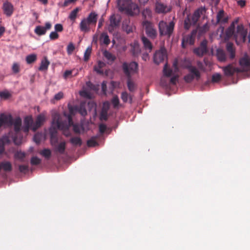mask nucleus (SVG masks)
Wrapping results in <instances>:
<instances>
[{
  "mask_svg": "<svg viewBox=\"0 0 250 250\" xmlns=\"http://www.w3.org/2000/svg\"><path fill=\"white\" fill-rule=\"evenodd\" d=\"M127 65L128 66V69L130 72V75L131 73H134L137 72L138 69V65L137 62H130L128 65L127 64Z\"/></svg>",
  "mask_w": 250,
  "mask_h": 250,
  "instance_id": "f704fd0d",
  "label": "nucleus"
},
{
  "mask_svg": "<svg viewBox=\"0 0 250 250\" xmlns=\"http://www.w3.org/2000/svg\"><path fill=\"white\" fill-rule=\"evenodd\" d=\"M130 52L134 56H137L141 52L140 45L138 41H134L130 44Z\"/></svg>",
  "mask_w": 250,
  "mask_h": 250,
  "instance_id": "5701e85b",
  "label": "nucleus"
},
{
  "mask_svg": "<svg viewBox=\"0 0 250 250\" xmlns=\"http://www.w3.org/2000/svg\"><path fill=\"white\" fill-rule=\"evenodd\" d=\"M143 21L150 20L152 17V11L149 7H146L142 12Z\"/></svg>",
  "mask_w": 250,
  "mask_h": 250,
  "instance_id": "c85d7f7f",
  "label": "nucleus"
},
{
  "mask_svg": "<svg viewBox=\"0 0 250 250\" xmlns=\"http://www.w3.org/2000/svg\"><path fill=\"white\" fill-rule=\"evenodd\" d=\"M59 34L56 31L51 32L49 35V38L51 40H55L58 39Z\"/></svg>",
  "mask_w": 250,
  "mask_h": 250,
  "instance_id": "603ef678",
  "label": "nucleus"
},
{
  "mask_svg": "<svg viewBox=\"0 0 250 250\" xmlns=\"http://www.w3.org/2000/svg\"><path fill=\"white\" fill-rule=\"evenodd\" d=\"M75 48L74 44L72 42L69 43L67 47V52L68 54H71L72 52L74 51Z\"/></svg>",
  "mask_w": 250,
  "mask_h": 250,
  "instance_id": "8fccbe9b",
  "label": "nucleus"
},
{
  "mask_svg": "<svg viewBox=\"0 0 250 250\" xmlns=\"http://www.w3.org/2000/svg\"><path fill=\"white\" fill-rule=\"evenodd\" d=\"M3 10L6 16H10L13 13L14 7L10 2L6 1L3 4Z\"/></svg>",
  "mask_w": 250,
  "mask_h": 250,
  "instance_id": "393cba45",
  "label": "nucleus"
},
{
  "mask_svg": "<svg viewBox=\"0 0 250 250\" xmlns=\"http://www.w3.org/2000/svg\"><path fill=\"white\" fill-rule=\"evenodd\" d=\"M40 154L46 159H49L51 157V152L50 149L45 148L41 151Z\"/></svg>",
  "mask_w": 250,
  "mask_h": 250,
  "instance_id": "79ce46f5",
  "label": "nucleus"
},
{
  "mask_svg": "<svg viewBox=\"0 0 250 250\" xmlns=\"http://www.w3.org/2000/svg\"><path fill=\"white\" fill-rule=\"evenodd\" d=\"M11 95L8 92H0V97L5 99H8L10 97Z\"/></svg>",
  "mask_w": 250,
  "mask_h": 250,
  "instance_id": "052dcab7",
  "label": "nucleus"
},
{
  "mask_svg": "<svg viewBox=\"0 0 250 250\" xmlns=\"http://www.w3.org/2000/svg\"><path fill=\"white\" fill-rule=\"evenodd\" d=\"M49 64L50 62L48 60L47 57H44V58L41 61V65L39 68V70L40 71L46 70L48 69Z\"/></svg>",
  "mask_w": 250,
  "mask_h": 250,
  "instance_id": "2f4dec72",
  "label": "nucleus"
},
{
  "mask_svg": "<svg viewBox=\"0 0 250 250\" xmlns=\"http://www.w3.org/2000/svg\"><path fill=\"white\" fill-rule=\"evenodd\" d=\"M37 60V55L34 54H30L26 56V61L28 64L34 62Z\"/></svg>",
  "mask_w": 250,
  "mask_h": 250,
  "instance_id": "a19ab883",
  "label": "nucleus"
},
{
  "mask_svg": "<svg viewBox=\"0 0 250 250\" xmlns=\"http://www.w3.org/2000/svg\"><path fill=\"white\" fill-rule=\"evenodd\" d=\"M222 70L224 74L228 77L232 76L234 75L235 73L242 72L240 69L233 66L232 63H230L227 66L222 67Z\"/></svg>",
  "mask_w": 250,
  "mask_h": 250,
  "instance_id": "ddd939ff",
  "label": "nucleus"
},
{
  "mask_svg": "<svg viewBox=\"0 0 250 250\" xmlns=\"http://www.w3.org/2000/svg\"><path fill=\"white\" fill-rule=\"evenodd\" d=\"M12 139L13 140V142L16 145H19L21 143V138H20V139H18L16 136L12 137Z\"/></svg>",
  "mask_w": 250,
  "mask_h": 250,
  "instance_id": "774afa93",
  "label": "nucleus"
},
{
  "mask_svg": "<svg viewBox=\"0 0 250 250\" xmlns=\"http://www.w3.org/2000/svg\"><path fill=\"white\" fill-rule=\"evenodd\" d=\"M55 30L57 32H61L63 31V28L62 25L60 23H57L55 25Z\"/></svg>",
  "mask_w": 250,
  "mask_h": 250,
  "instance_id": "6e6d98bb",
  "label": "nucleus"
},
{
  "mask_svg": "<svg viewBox=\"0 0 250 250\" xmlns=\"http://www.w3.org/2000/svg\"><path fill=\"white\" fill-rule=\"evenodd\" d=\"M92 48L91 47H88L86 48L84 54V61L87 62L90 56L91 53Z\"/></svg>",
  "mask_w": 250,
  "mask_h": 250,
  "instance_id": "a18cd8bd",
  "label": "nucleus"
},
{
  "mask_svg": "<svg viewBox=\"0 0 250 250\" xmlns=\"http://www.w3.org/2000/svg\"><path fill=\"white\" fill-rule=\"evenodd\" d=\"M101 40H102L103 42L107 45L110 43V40L109 37L106 33H103L101 35Z\"/></svg>",
  "mask_w": 250,
  "mask_h": 250,
  "instance_id": "c03bdc74",
  "label": "nucleus"
},
{
  "mask_svg": "<svg viewBox=\"0 0 250 250\" xmlns=\"http://www.w3.org/2000/svg\"><path fill=\"white\" fill-rule=\"evenodd\" d=\"M70 142L73 145L81 146L82 144V141L80 137H74L70 139Z\"/></svg>",
  "mask_w": 250,
  "mask_h": 250,
  "instance_id": "4c0bfd02",
  "label": "nucleus"
},
{
  "mask_svg": "<svg viewBox=\"0 0 250 250\" xmlns=\"http://www.w3.org/2000/svg\"><path fill=\"white\" fill-rule=\"evenodd\" d=\"M104 57L109 61L111 62H114L116 59V57L111 53L110 52L105 50L104 52Z\"/></svg>",
  "mask_w": 250,
  "mask_h": 250,
  "instance_id": "e433bc0d",
  "label": "nucleus"
},
{
  "mask_svg": "<svg viewBox=\"0 0 250 250\" xmlns=\"http://www.w3.org/2000/svg\"><path fill=\"white\" fill-rule=\"evenodd\" d=\"M123 69L124 73L128 77L127 81V87L130 92H133L135 90L136 86L135 83L131 79V75H130V72L128 70V66L126 63L125 62L123 63Z\"/></svg>",
  "mask_w": 250,
  "mask_h": 250,
  "instance_id": "9b49d317",
  "label": "nucleus"
},
{
  "mask_svg": "<svg viewBox=\"0 0 250 250\" xmlns=\"http://www.w3.org/2000/svg\"><path fill=\"white\" fill-rule=\"evenodd\" d=\"M226 49L229 54V59L230 60H233L235 57V49L233 43L228 42L226 45Z\"/></svg>",
  "mask_w": 250,
  "mask_h": 250,
  "instance_id": "b1692460",
  "label": "nucleus"
},
{
  "mask_svg": "<svg viewBox=\"0 0 250 250\" xmlns=\"http://www.w3.org/2000/svg\"><path fill=\"white\" fill-rule=\"evenodd\" d=\"M239 65L242 67V72H249L250 76V56L246 53L239 60Z\"/></svg>",
  "mask_w": 250,
  "mask_h": 250,
  "instance_id": "1a4fd4ad",
  "label": "nucleus"
},
{
  "mask_svg": "<svg viewBox=\"0 0 250 250\" xmlns=\"http://www.w3.org/2000/svg\"><path fill=\"white\" fill-rule=\"evenodd\" d=\"M63 97V93L62 92H59L55 94L54 99L57 101L60 100Z\"/></svg>",
  "mask_w": 250,
  "mask_h": 250,
  "instance_id": "0e129e2a",
  "label": "nucleus"
},
{
  "mask_svg": "<svg viewBox=\"0 0 250 250\" xmlns=\"http://www.w3.org/2000/svg\"><path fill=\"white\" fill-rule=\"evenodd\" d=\"M0 141H2V143L4 145L9 144L10 142L9 137L7 135L3 136L1 139H0Z\"/></svg>",
  "mask_w": 250,
  "mask_h": 250,
  "instance_id": "4d7b16f0",
  "label": "nucleus"
},
{
  "mask_svg": "<svg viewBox=\"0 0 250 250\" xmlns=\"http://www.w3.org/2000/svg\"><path fill=\"white\" fill-rule=\"evenodd\" d=\"M164 75L166 77H170L172 73V70L167 67V64L166 63L165 64L164 69H163Z\"/></svg>",
  "mask_w": 250,
  "mask_h": 250,
  "instance_id": "37998d69",
  "label": "nucleus"
},
{
  "mask_svg": "<svg viewBox=\"0 0 250 250\" xmlns=\"http://www.w3.org/2000/svg\"><path fill=\"white\" fill-rule=\"evenodd\" d=\"M106 129V126L104 124H101L99 125V131L101 134L104 133Z\"/></svg>",
  "mask_w": 250,
  "mask_h": 250,
  "instance_id": "69168bd1",
  "label": "nucleus"
},
{
  "mask_svg": "<svg viewBox=\"0 0 250 250\" xmlns=\"http://www.w3.org/2000/svg\"><path fill=\"white\" fill-rule=\"evenodd\" d=\"M77 110L83 116H85L87 115V111L84 104H81L79 107H77Z\"/></svg>",
  "mask_w": 250,
  "mask_h": 250,
  "instance_id": "58836bf2",
  "label": "nucleus"
},
{
  "mask_svg": "<svg viewBox=\"0 0 250 250\" xmlns=\"http://www.w3.org/2000/svg\"><path fill=\"white\" fill-rule=\"evenodd\" d=\"M3 169L4 171L10 172L12 169L11 163L8 161H4L0 163V170Z\"/></svg>",
  "mask_w": 250,
  "mask_h": 250,
  "instance_id": "7c9ffc66",
  "label": "nucleus"
},
{
  "mask_svg": "<svg viewBox=\"0 0 250 250\" xmlns=\"http://www.w3.org/2000/svg\"><path fill=\"white\" fill-rule=\"evenodd\" d=\"M167 57L166 51L165 49H161L155 52L154 55V62L158 64L163 62Z\"/></svg>",
  "mask_w": 250,
  "mask_h": 250,
  "instance_id": "f3484780",
  "label": "nucleus"
},
{
  "mask_svg": "<svg viewBox=\"0 0 250 250\" xmlns=\"http://www.w3.org/2000/svg\"><path fill=\"white\" fill-rule=\"evenodd\" d=\"M197 65L200 70H203V71L205 70V68L204 65L202 62H201L200 61H198L197 62Z\"/></svg>",
  "mask_w": 250,
  "mask_h": 250,
  "instance_id": "338daca9",
  "label": "nucleus"
},
{
  "mask_svg": "<svg viewBox=\"0 0 250 250\" xmlns=\"http://www.w3.org/2000/svg\"><path fill=\"white\" fill-rule=\"evenodd\" d=\"M117 6L120 12L130 16L137 15L139 12L138 6L131 0H118Z\"/></svg>",
  "mask_w": 250,
  "mask_h": 250,
  "instance_id": "f03ea898",
  "label": "nucleus"
},
{
  "mask_svg": "<svg viewBox=\"0 0 250 250\" xmlns=\"http://www.w3.org/2000/svg\"><path fill=\"white\" fill-rule=\"evenodd\" d=\"M142 25L148 37L151 39H155L157 37V32L152 22L148 20L143 21Z\"/></svg>",
  "mask_w": 250,
  "mask_h": 250,
  "instance_id": "0eeeda50",
  "label": "nucleus"
},
{
  "mask_svg": "<svg viewBox=\"0 0 250 250\" xmlns=\"http://www.w3.org/2000/svg\"><path fill=\"white\" fill-rule=\"evenodd\" d=\"M109 109L108 103H104L100 114V120L106 121L107 120V112Z\"/></svg>",
  "mask_w": 250,
  "mask_h": 250,
  "instance_id": "bb28decb",
  "label": "nucleus"
},
{
  "mask_svg": "<svg viewBox=\"0 0 250 250\" xmlns=\"http://www.w3.org/2000/svg\"><path fill=\"white\" fill-rule=\"evenodd\" d=\"M13 125L15 133L18 134L21 129V119L20 118H17L14 121H13Z\"/></svg>",
  "mask_w": 250,
  "mask_h": 250,
  "instance_id": "c756f323",
  "label": "nucleus"
},
{
  "mask_svg": "<svg viewBox=\"0 0 250 250\" xmlns=\"http://www.w3.org/2000/svg\"><path fill=\"white\" fill-rule=\"evenodd\" d=\"M41 160L38 158L37 157L34 156L31 159V164L32 165H37L41 163Z\"/></svg>",
  "mask_w": 250,
  "mask_h": 250,
  "instance_id": "09e8293b",
  "label": "nucleus"
},
{
  "mask_svg": "<svg viewBox=\"0 0 250 250\" xmlns=\"http://www.w3.org/2000/svg\"><path fill=\"white\" fill-rule=\"evenodd\" d=\"M19 170L21 172L25 173L28 170V167L27 165H20L19 166Z\"/></svg>",
  "mask_w": 250,
  "mask_h": 250,
  "instance_id": "680f3d73",
  "label": "nucleus"
},
{
  "mask_svg": "<svg viewBox=\"0 0 250 250\" xmlns=\"http://www.w3.org/2000/svg\"><path fill=\"white\" fill-rule=\"evenodd\" d=\"M52 25L50 22H46L45 23V26L43 27L40 25L37 26L34 30L35 33L38 36L45 35L46 31L51 29Z\"/></svg>",
  "mask_w": 250,
  "mask_h": 250,
  "instance_id": "a211bd4d",
  "label": "nucleus"
},
{
  "mask_svg": "<svg viewBox=\"0 0 250 250\" xmlns=\"http://www.w3.org/2000/svg\"><path fill=\"white\" fill-rule=\"evenodd\" d=\"M205 12L206 9L201 7L195 11L192 15H188L184 21L185 29L188 30L191 25H196L201 15Z\"/></svg>",
  "mask_w": 250,
  "mask_h": 250,
  "instance_id": "20e7f679",
  "label": "nucleus"
},
{
  "mask_svg": "<svg viewBox=\"0 0 250 250\" xmlns=\"http://www.w3.org/2000/svg\"><path fill=\"white\" fill-rule=\"evenodd\" d=\"M155 10L158 14H166L171 11V7L160 1H156L155 4Z\"/></svg>",
  "mask_w": 250,
  "mask_h": 250,
  "instance_id": "f8f14e48",
  "label": "nucleus"
},
{
  "mask_svg": "<svg viewBox=\"0 0 250 250\" xmlns=\"http://www.w3.org/2000/svg\"><path fill=\"white\" fill-rule=\"evenodd\" d=\"M33 124V119L32 116L25 117L23 120V125L22 127L23 131L26 133H28L30 128L32 129Z\"/></svg>",
  "mask_w": 250,
  "mask_h": 250,
  "instance_id": "dca6fc26",
  "label": "nucleus"
},
{
  "mask_svg": "<svg viewBox=\"0 0 250 250\" xmlns=\"http://www.w3.org/2000/svg\"><path fill=\"white\" fill-rule=\"evenodd\" d=\"M15 156L17 158L19 159H23L25 157V154L24 152H22L21 151H18L16 153Z\"/></svg>",
  "mask_w": 250,
  "mask_h": 250,
  "instance_id": "e2e57ef3",
  "label": "nucleus"
},
{
  "mask_svg": "<svg viewBox=\"0 0 250 250\" xmlns=\"http://www.w3.org/2000/svg\"><path fill=\"white\" fill-rule=\"evenodd\" d=\"M123 28L127 34H129L133 32L134 29L132 26L129 25H127L126 26H124Z\"/></svg>",
  "mask_w": 250,
  "mask_h": 250,
  "instance_id": "5fc2aeb1",
  "label": "nucleus"
},
{
  "mask_svg": "<svg viewBox=\"0 0 250 250\" xmlns=\"http://www.w3.org/2000/svg\"><path fill=\"white\" fill-rule=\"evenodd\" d=\"M44 119L45 118L43 115H38L37 117L35 123H33V126H32V130L33 131H36L42 125L44 121Z\"/></svg>",
  "mask_w": 250,
  "mask_h": 250,
  "instance_id": "4be33fe9",
  "label": "nucleus"
},
{
  "mask_svg": "<svg viewBox=\"0 0 250 250\" xmlns=\"http://www.w3.org/2000/svg\"><path fill=\"white\" fill-rule=\"evenodd\" d=\"M228 16L226 15L223 10H220L217 14L216 22L217 23L225 24L228 21Z\"/></svg>",
  "mask_w": 250,
  "mask_h": 250,
  "instance_id": "aec40b11",
  "label": "nucleus"
},
{
  "mask_svg": "<svg viewBox=\"0 0 250 250\" xmlns=\"http://www.w3.org/2000/svg\"><path fill=\"white\" fill-rule=\"evenodd\" d=\"M53 125H55L59 129L62 130L63 134L68 137L70 134L68 129L73 125L72 116L65 113L62 118L59 114H56L53 117Z\"/></svg>",
  "mask_w": 250,
  "mask_h": 250,
  "instance_id": "f257e3e1",
  "label": "nucleus"
},
{
  "mask_svg": "<svg viewBox=\"0 0 250 250\" xmlns=\"http://www.w3.org/2000/svg\"><path fill=\"white\" fill-rule=\"evenodd\" d=\"M221 79V75L218 73H216L212 76L211 81L213 83H217Z\"/></svg>",
  "mask_w": 250,
  "mask_h": 250,
  "instance_id": "49530a36",
  "label": "nucleus"
},
{
  "mask_svg": "<svg viewBox=\"0 0 250 250\" xmlns=\"http://www.w3.org/2000/svg\"><path fill=\"white\" fill-rule=\"evenodd\" d=\"M187 68L190 73L185 76L184 79L188 83H191L195 78L197 81L200 78V73L195 66L188 65Z\"/></svg>",
  "mask_w": 250,
  "mask_h": 250,
  "instance_id": "6e6552de",
  "label": "nucleus"
},
{
  "mask_svg": "<svg viewBox=\"0 0 250 250\" xmlns=\"http://www.w3.org/2000/svg\"><path fill=\"white\" fill-rule=\"evenodd\" d=\"M13 125V118L12 116L6 115L3 113L0 115V127L3 125H7L8 126Z\"/></svg>",
  "mask_w": 250,
  "mask_h": 250,
  "instance_id": "6ab92c4d",
  "label": "nucleus"
},
{
  "mask_svg": "<svg viewBox=\"0 0 250 250\" xmlns=\"http://www.w3.org/2000/svg\"><path fill=\"white\" fill-rule=\"evenodd\" d=\"M54 146L57 152L60 154H63L65 150L66 143L62 142L58 145L56 144Z\"/></svg>",
  "mask_w": 250,
  "mask_h": 250,
  "instance_id": "473e14b6",
  "label": "nucleus"
},
{
  "mask_svg": "<svg viewBox=\"0 0 250 250\" xmlns=\"http://www.w3.org/2000/svg\"><path fill=\"white\" fill-rule=\"evenodd\" d=\"M12 71L13 72L16 74L19 72L20 71V65L17 63H14L12 66Z\"/></svg>",
  "mask_w": 250,
  "mask_h": 250,
  "instance_id": "864d4df0",
  "label": "nucleus"
},
{
  "mask_svg": "<svg viewBox=\"0 0 250 250\" xmlns=\"http://www.w3.org/2000/svg\"><path fill=\"white\" fill-rule=\"evenodd\" d=\"M121 98L124 103H126L129 99V103H132L133 96L129 95L126 91L122 93Z\"/></svg>",
  "mask_w": 250,
  "mask_h": 250,
  "instance_id": "72a5a7b5",
  "label": "nucleus"
},
{
  "mask_svg": "<svg viewBox=\"0 0 250 250\" xmlns=\"http://www.w3.org/2000/svg\"><path fill=\"white\" fill-rule=\"evenodd\" d=\"M209 29V25L208 23H205L201 27L200 31L202 33H205L207 32Z\"/></svg>",
  "mask_w": 250,
  "mask_h": 250,
  "instance_id": "13d9d810",
  "label": "nucleus"
},
{
  "mask_svg": "<svg viewBox=\"0 0 250 250\" xmlns=\"http://www.w3.org/2000/svg\"><path fill=\"white\" fill-rule=\"evenodd\" d=\"M80 8L79 7H77L74 9L73 11L71 12L69 14V18L73 21H74L77 17V14L80 11Z\"/></svg>",
  "mask_w": 250,
  "mask_h": 250,
  "instance_id": "ea45409f",
  "label": "nucleus"
},
{
  "mask_svg": "<svg viewBox=\"0 0 250 250\" xmlns=\"http://www.w3.org/2000/svg\"><path fill=\"white\" fill-rule=\"evenodd\" d=\"M216 56L218 60L220 62H225L227 61V56L225 51L221 49L216 51Z\"/></svg>",
  "mask_w": 250,
  "mask_h": 250,
  "instance_id": "cd10ccee",
  "label": "nucleus"
},
{
  "mask_svg": "<svg viewBox=\"0 0 250 250\" xmlns=\"http://www.w3.org/2000/svg\"><path fill=\"white\" fill-rule=\"evenodd\" d=\"M52 124H53V121L52 122ZM57 129L58 128L55 125H52L49 129L50 142L53 146H55L58 142Z\"/></svg>",
  "mask_w": 250,
  "mask_h": 250,
  "instance_id": "4468645a",
  "label": "nucleus"
},
{
  "mask_svg": "<svg viewBox=\"0 0 250 250\" xmlns=\"http://www.w3.org/2000/svg\"><path fill=\"white\" fill-rule=\"evenodd\" d=\"M98 19V15L94 12H91L86 18L82 20L80 24V28L82 31L88 32L90 30L89 25H95Z\"/></svg>",
  "mask_w": 250,
  "mask_h": 250,
  "instance_id": "39448f33",
  "label": "nucleus"
},
{
  "mask_svg": "<svg viewBox=\"0 0 250 250\" xmlns=\"http://www.w3.org/2000/svg\"><path fill=\"white\" fill-rule=\"evenodd\" d=\"M226 34L229 37L234 36L236 39H239L245 42L246 40L247 31L244 29L242 25H238L236 31L235 32V24L232 22L226 31Z\"/></svg>",
  "mask_w": 250,
  "mask_h": 250,
  "instance_id": "7ed1b4c3",
  "label": "nucleus"
},
{
  "mask_svg": "<svg viewBox=\"0 0 250 250\" xmlns=\"http://www.w3.org/2000/svg\"><path fill=\"white\" fill-rule=\"evenodd\" d=\"M72 70H66L63 73V77L64 79H67L68 78H70L72 77Z\"/></svg>",
  "mask_w": 250,
  "mask_h": 250,
  "instance_id": "bf43d9fd",
  "label": "nucleus"
},
{
  "mask_svg": "<svg viewBox=\"0 0 250 250\" xmlns=\"http://www.w3.org/2000/svg\"><path fill=\"white\" fill-rule=\"evenodd\" d=\"M158 27L161 36L167 35L170 37L173 31L174 23L171 21L167 24L166 22L161 21L159 23Z\"/></svg>",
  "mask_w": 250,
  "mask_h": 250,
  "instance_id": "423d86ee",
  "label": "nucleus"
},
{
  "mask_svg": "<svg viewBox=\"0 0 250 250\" xmlns=\"http://www.w3.org/2000/svg\"><path fill=\"white\" fill-rule=\"evenodd\" d=\"M105 66V63L102 61H99L98 64L94 66V70L100 74H103L104 71L102 70V68Z\"/></svg>",
  "mask_w": 250,
  "mask_h": 250,
  "instance_id": "c9c22d12",
  "label": "nucleus"
},
{
  "mask_svg": "<svg viewBox=\"0 0 250 250\" xmlns=\"http://www.w3.org/2000/svg\"><path fill=\"white\" fill-rule=\"evenodd\" d=\"M196 32V30H193L190 34L183 37L182 42V46L183 48H186L188 44L193 45L194 44Z\"/></svg>",
  "mask_w": 250,
  "mask_h": 250,
  "instance_id": "9d476101",
  "label": "nucleus"
},
{
  "mask_svg": "<svg viewBox=\"0 0 250 250\" xmlns=\"http://www.w3.org/2000/svg\"><path fill=\"white\" fill-rule=\"evenodd\" d=\"M120 21L116 18L115 15H112L110 18V24L108 27V30L110 33H112L114 29L118 27Z\"/></svg>",
  "mask_w": 250,
  "mask_h": 250,
  "instance_id": "412c9836",
  "label": "nucleus"
},
{
  "mask_svg": "<svg viewBox=\"0 0 250 250\" xmlns=\"http://www.w3.org/2000/svg\"><path fill=\"white\" fill-rule=\"evenodd\" d=\"M95 138H92L87 141V145L89 147H93L97 145Z\"/></svg>",
  "mask_w": 250,
  "mask_h": 250,
  "instance_id": "de8ad7c7",
  "label": "nucleus"
},
{
  "mask_svg": "<svg viewBox=\"0 0 250 250\" xmlns=\"http://www.w3.org/2000/svg\"><path fill=\"white\" fill-rule=\"evenodd\" d=\"M194 53L198 56L201 57L206 54L208 52L207 41L203 40L199 47L194 49Z\"/></svg>",
  "mask_w": 250,
  "mask_h": 250,
  "instance_id": "2eb2a0df",
  "label": "nucleus"
},
{
  "mask_svg": "<svg viewBox=\"0 0 250 250\" xmlns=\"http://www.w3.org/2000/svg\"><path fill=\"white\" fill-rule=\"evenodd\" d=\"M141 41L144 45V48L150 52L152 49V44L150 41L144 35L142 36Z\"/></svg>",
  "mask_w": 250,
  "mask_h": 250,
  "instance_id": "a878e982",
  "label": "nucleus"
},
{
  "mask_svg": "<svg viewBox=\"0 0 250 250\" xmlns=\"http://www.w3.org/2000/svg\"><path fill=\"white\" fill-rule=\"evenodd\" d=\"M111 103L114 108H116L119 104V100L117 96L113 97L111 100Z\"/></svg>",
  "mask_w": 250,
  "mask_h": 250,
  "instance_id": "3c124183",
  "label": "nucleus"
}]
</instances>
